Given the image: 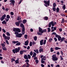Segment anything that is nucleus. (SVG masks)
Masks as SVG:
<instances>
[{
  "label": "nucleus",
  "mask_w": 67,
  "mask_h": 67,
  "mask_svg": "<svg viewBox=\"0 0 67 67\" xmlns=\"http://www.w3.org/2000/svg\"><path fill=\"white\" fill-rule=\"evenodd\" d=\"M15 62L16 64H18L19 63V60H16L15 61Z\"/></svg>",
  "instance_id": "f704fd0d"
},
{
  "label": "nucleus",
  "mask_w": 67,
  "mask_h": 67,
  "mask_svg": "<svg viewBox=\"0 0 67 67\" xmlns=\"http://www.w3.org/2000/svg\"><path fill=\"white\" fill-rule=\"evenodd\" d=\"M10 14L12 15H13L14 14V13H13V12H12L10 13Z\"/></svg>",
  "instance_id": "338daca9"
},
{
  "label": "nucleus",
  "mask_w": 67,
  "mask_h": 67,
  "mask_svg": "<svg viewBox=\"0 0 67 67\" xmlns=\"http://www.w3.org/2000/svg\"><path fill=\"white\" fill-rule=\"evenodd\" d=\"M60 57L61 58L60 60H63V57H62V56H60Z\"/></svg>",
  "instance_id": "bf43d9fd"
},
{
  "label": "nucleus",
  "mask_w": 67,
  "mask_h": 67,
  "mask_svg": "<svg viewBox=\"0 0 67 67\" xmlns=\"http://www.w3.org/2000/svg\"><path fill=\"white\" fill-rule=\"evenodd\" d=\"M52 9L53 11H56V8L55 7L53 8Z\"/></svg>",
  "instance_id": "49530a36"
},
{
  "label": "nucleus",
  "mask_w": 67,
  "mask_h": 67,
  "mask_svg": "<svg viewBox=\"0 0 67 67\" xmlns=\"http://www.w3.org/2000/svg\"><path fill=\"white\" fill-rule=\"evenodd\" d=\"M52 41H53V39H52V38H51L49 39V42H52Z\"/></svg>",
  "instance_id": "58836bf2"
},
{
  "label": "nucleus",
  "mask_w": 67,
  "mask_h": 67,
  "mask_svg": "<svg viewBox=\"0 0 67 67\" xmlns=\"http://www.w3.org/2000/svg\"><path fill=\"white\" fill-rule=\"evenodd\" d=\"M48 18L47 16H45L44 17V20L47 21V20H48Z\"/></svg>",
  "instance_id": "4468645a"
},
{
  "label": "nucleus",
  "mask_w": 67,
  "mask_h": 67,
  "mask_svg": "<svg viewBox=\"0 0 67 67\" xmlns=\"http://www.w3.org/2000/svg\"><path fill=\"white\" fill-rule=\"evenodd\" d=\"M55 36L56 37H57V38H58L59 36L58 35L56 34L55 35Z\"/></svg>",
  "instance_id": "5fc2aeb1"
},
{
  "label": "nucleus",
  "mask_w": 67,
  "mask_h": 67,
  "mask_svg": "<svg viewBox=\"0 0 67 67\" xmlns=\"http://www.w3.org/2000/svg\"><path fill=\"white\" fill-rule=\"evenodd\" d=\"M20 45H21V43L20 42H18L16 44V45H18V46Z\"/></svg>",
  "instance_id": "a19ab883"
},
{
  "label": "nucleus",
  "mask_w": 67,
  "mask_h": 67,
  "mask_svg": "<svg viewBox=\"0 0 67 67\" xmlns=\"http://www.w3.org/2000/svg\"><path fill=\"white\" fill-rule=\"evenodd\" d=\"M43 48H40L39 50V52L40 53H41L42 52H43Z\"/></svg>",
  "instance_id": "ddd939ff"
},
{
  "label": "nucleus",
  "mask_w": 67,
  "mask_h": 67,
  "mask_svg": "<svg viewBox=\"0 0 67 67\" xmlns=\"http://www.w3.org/2000/svg\"><path fill=\"white\" fill-rule=\"evenodd\" d=\"M50 23L52 26H54V22L52 21L51 22H50Z\"/></svg>",
  "instance_id": "2eb2a0df"
},
{
  "label": "nucleus",
  "mask_w": 67,
  "mask_h": 67,
  "mask_svg": "<svg viewBox=\"0 0 67 67\" xmlns=\"http://www.w3.org/2000/svg\"><path fill=\"white\" fill-rule=\"evenodd\" d=\"M43 60H41V63L42 64H43V63H44L45 65H46V63H45V61Z\"/></svg>",
  "instance_id": "c85d7f7f"
},
{
  "label": "nucleus",
  "mask_w": 67,
  "mask_h": 67,
  "mask_svg": "<svg viewBox=\"0 0 67 67\" xmlns=\"http://www.w3.org/2000/svg\"><path fill=\"white\" fill-rule=\"evenodd\" d=\"M51 23H50L49 25V27H51Z\"/></svg>",
  "instance_id": "052dcab7"
},
{
  "label": "nucleus",
  "mask_w": 67,
  "mask_h": 67,
  "mask_svg": "<svg viewBox=\"0 0 67 67\" xmlns=\"http://www.w3.org/2000/svg\"><path fill=\"white\" fill-rule=\"evenodd\" d=\"M2 30L3 32L4 33H5L6 31H5V30H4V29H2Z\"/></svg>",
  "instance_id": "13d9d810"
},
{
  "label": "nucleus",
  "mask_w": 67,
  "mask_h": 67,
  "mask_svg": "<svg viewBox=\"0 0 67 67\" xmlns=\"http://www.w3.org/2000/svg\"><path fill=\"white\" fill-rule=\"evenodd\" d=\"M29 44V41L27 40L25 42V43L24 44L25 45H26V46H27V45H28Z\"/></svg>",
  "instance_id": "6e6552de"
},
{
  "label": "nucleus",
  "mask_w": 67,
  "mask_h": 67,
  "mask_svg": "<svg viewBox=\"0 0 67 67\" xmlns=\"http://www.w3.org/2000/svg\"><path fill=\"white\" fill-rule=\"evenodd\" d=\"M13 31L14 32H15L16 31L17 32H21V30L19 28H15L13 29Z\"/></svg>",
  "instance_id": "20e7f679"
},
{
  "label": "nucleus",
  "mask_w": 67,
  "mask_h": 67,
  "mask_svg": "<svg viewBox=\"0 0 67 67\" xmlns=\"http://www.w3.org/2000/svg\"><path fill=\"white\" fill-rule=\"evenodd\" d=\"M34 60H35V59H37V58L36 57H34Z\"/></svg>",
  "instance_id": "774afa93"
},
{
  "label": "nucleus",
  "mask_w": 67,
  "mask_h": 67,
  "mask_svg": "<svg viewBox=\"0 0 67 67\" xmlns=\"http://www.w3.org/2000/svg\"><path fill=\"white\" fill-rule=\"evenodd\" d=\"M3 37H4V38H5V39H6V37L7 36H5V35L4 34H3Z\"/></svg>",
  "instance_id": "de8ad7c7"
},
{
  "label": "nucleus",
  "mask_w": 67,
  "mask_h": 67,
  "mask_svg": "<svg viewBox=\"0 0 67 67\" xmlns=\"http://www.w3.org/2000/svg\"><path fill=\"white\" fill-rule=\"evenodd\" d=\"M20 50V47H18V48H16L15 49H13L12 51L14 54H15L17 53L18 52H19V51Z\"/></svg>",
  "instance_id": "f03ea898"
},
{
  "label": "nucleus",
  "mask_w": 67,
  "mask_h": 67,
  "mask_svg": "<svg viewBox=\"0 0 67 67\" xmlns=\"http://www.w3.org/2000/svg\"><path fill=\"white\" fill-rule=\"evenodd\" d=\"M20 19H21V17L20 16L18 17L17 19V20L18 21H19V20H20Z\"/></svg>",
  "instance_id": "09e8293b"
},
{
  "label": "nucleus",
  "mask_w": 67,
  "mask_h": 67,
  "mask_svg": "<svg viewBox=\"0 0 67 67\" xmlns=\"http://www.w3.org/2000/svg\"><path fill=\"white\" fill-rule=\"evenodd\" d=\"M5 17H6V15H5V14H4L2 16V17H1L0 18L1 21H3V20L5 19Z\"/></svg>",
  "instance_id": "423d86ee"
},
{
  "label": "nucleus",
  "mask_w": 67,
  "mask_h": 67,
  "mask_svg": "<svg viewBox=\"0 0 67 67\" xmlns=\"http://www.w3.org/2000/svg\"><path fill=\"white\" fill-rule=\"evenodd\" d=\"M6 17L7 19H8L10 18V15H7Z\"/></svg>",
  "instance_id": "7c9ffc66"
},
{
  "label": "nucleus",
  "mask_w": 67,
  "mask_h": 67,
  "mask_svg": "<svg viewBox=\"0 0 67 67\" xmlns=\"http://www.w3.org/2000/svg\"><path fill=\"white\" fill-rule=\"evenodd\" d=\"M55 49L56 50H58V49H61V48L59 47H56L55 48Z\"/></svg>",
  "instance_id": "a211bd4d"
},
{
  "label": "nucleus",
  "mask_w": 67,
  "mask_h": 67,
  "mask_svg": "<svg viewBox=\"0 0 67 67\" xmlns=\"http://www.w3.org/2000/svg\"><path fill=\"white\" fill-rule=\"evenodd\" d=\"M27 21L25 19H24L23 20V23L24 24L25 23H26V22Z\"/></svg>",
  "instance_id": "bb28decb"
},
{
  "label": "nucleus",
  "mask_w": 67,
  "mask_h": 67,
  "mask_svg": "<svg viewBox=\"0 0 67 67\" xmlns=\"http://www.w3.org/2000/svg\"><path fill=\"white\" fill-rule=\"evenodd\" d=\"M65 20L64 18H63L62 19V21L61 22V23H64V21Z\"/></svg>",
  "instance_id": "c03bdc74"
},
{
  "label": "nucleus",
  "mask_w": 67,
  "mask_h": 67,
  "mask_svg": "<svg viewBox=\"0 0 67 67\" xmlns=\"http://www.w3.org/2000/svg\"><path fill=\"white\" fill-rule=\"evenodd\" d=\"M15 23L17 26H19L20 25V23L18 22H16Z\"/></svg>",
  "instance_id": "f3484780"
},
{
  "label": "nucleus",
  "mask_w": 67,
  "mask_h": 67,
  "mask_svg": "<svg viewBox=\"0 0 67 67\" xmlns=\"http://www.w3.org/2000/svg\"><path fill=\"white\" fill-rule=\"evenodd\" d=\"M23 34H19L16 35V37H18L19 38H21Z\"/></svg>",
  "instance_id": "39448f33"
},
{
  "label": "nucleus",
  "mask_w": 67,
  "mask_h": 67,
  "mask_svg": "<svg viewBox=\"0 0 67 67\" xmlns=\"http://www.w3.org/2000/svg\"><path fill=\"white\" fill-rule=\"evenodd\" d=\"M54 40L55 42H57V39L55 37L54 38Z\"/></svg>",
  "instance_id": "864d4df0"
},
{
  "label": "nucleus",
  "mask_w": 67,
  "mask_h": 67,
  "mask_svg": "<svg viewBox=\"0 0 67 67\" xmlns=\"http://www.w3.org/2000/svg\"><path fill=\"white\" fill-rule=\"evenodd\" d=\"M11 3L12 4V5H14V1L13 0L11 1Z\"/></svg>",
  "instance_id": "5701e85b"
},
{
  "label": "nucleus",
  "mask_w": 67,
  "mask_h": 67,
  "mask_svg": "<svg viewBox=\"0 0 67 67\" xmlns=\"http://www.w3.org/2000/svg\"><path fill=\"white\" fill-rule=\"evenodd\" d=\"M48 32H51V28L48 27Z\"/></svg>",
  "instance_id": "37998d69"
},
{
  "label": "nucleus",
  "mask_w": 67,
  "mask_h": 67,
  "mask_svg": "<svg viewBox=\"0 0 67 67\" xmlns=\"http://www.w3.org/2000/svg\"><path fill=\"white\" fill-rule=\"evenodd\" d=\"M1 45L3 47H5V44L3 43H2Z\"/></svg>",
  "instance_id": "e433bc0d"
},
{
  "label": "nucleus",
  "mask_w": 67,
  "mask_h": 67,
  "mask_svg": "<svg viewBox=\"0 0 67 67\" xmlns=\"http://www.w3.org/2000/svg\"><path fill=\"white\" fill-rule=\"evenodd\" d=\"M65 38L64 37H62L61 40V41L62 42H63V41H64L65 40Z\"/></svg>",
  "instance_id": "c756f323"
},
{
  "label": "nucleus",
  "mask_w": 67,
  "mask_h": 67,
  "mask_svg": "<svg viewBox=\"0 0 67 67\" xmlns=\"http://www.w3.org/2000/svg\"><path fill=\"white\" fill-rule=\"evenodd\" d=\"M46 40H44V42L43 43V44L45 45V44H46Z\"/></svg>",
  "instance_id": "79ce46f5"
},
{
  "label": "nucleus",
  "mask_w": 67,
  "mask_h": 67,
  "mask_svg": "<svg viewBox=\"0 0 67 67\" xmlns=\"http://www.w3.org/2000/svg\"><path fill=\"white\" fill-rule=\"evenodd\" d=\"M56 33L55 32H53L52 33V35H56Z\"/></svg>",
  "instance_id": "680f3d73"
},
{
  "label": "nucleus",
  "mask_w": 67,
  "mask_h": 67,
  "mask_svg": "<svg viewBox=\"0 0 67 67\" xmlns=\"http://www.w3.org/2000/svg\"><path fill=\"white\" fill-rule=\"evenodd\" d=\"M62 7L63 10H65V9H66V6H65V5H64Z\"/></svg>",
  "instance_id": "72a5a7b5"
},
{
  "label": "nucleus",
  "mask_w": 67,
  "mask_h": 67,
  "mask_svg": "<svg viewBox=\"0 0 67 67\" xmlns=\"http://www.w3.org/2000/svg\"><path fill=\"white\" fill-rule=\"evenodd\" d=\"M34 52L37 53V54H38L39 53V52L38 51V50L37 49L36 50H34Z\"/></svg>",
  "instance_id": "9b49d317"
},
{
  "label": "nucleus",
  "mask_w": 67,
  "mask_h": 67,
  "mask_svg": "<svg viewBox=\"0 0 67 67\" xmlns=\"http://www.w3.org/2000/svg\"><path fill=\"white\" fill-rule=\"evenodd\" d=\"M27 35H25V38H27Z\"/></svg>",
  "instance_id": "69168bd1"
},
{
  "label": "nucleus",
  "mask_w": 67,
  "mask_h": 67,
  "mask_svg": "<svg viewBox=\"0 0 67 67\" xmlns=\"http://www.w3.org/2000/svg\"><path fill=\"white\" fill-rule=\"evenodd\" d=\"M30 46H32V42H31L30 43Z\"/></svg>",
  "instance_id": "3c124183"
},
{
  "label": "nucleus",
  "mask_w": 67,
  "mask_h": 67,
  "mask_svg": "<svg viewBox=\"0 0 67 67\" xmlns=\"http://www.w3.org/2000/svg\"><path fill=\"white\" fill-rule=\"evenodd\" d=\"M24 52V50L20 51V54L21 55H22V54Z\"/></svg>",
  "instance_id": "a878e982"
},
{
  "label": "nucleus",
  "mask_w": 67,
  "mask_h": 67,
  "mask_svg": "<svg viewBox=\"0 0 67 67\" xmlns=\"http://www.w3.org/2000/svg\"><path fill=\"white\" fill-rule=\"evenodd\" d=\"M24 58H25V59H28V58L27 57V55H25L24 56Z\"/></svg>",
  "instance_id": "dca6fc26"
},
{
  "label": "nucleus",
  "mask_w": 67,
  "mask_h": 67,
  "mask_svg": "<svg viewBox=\"0 0 67 67\" xmlns=\"http://www.w3.org/2000/svg\"><path fill=\"white\" fill-rule=\"evenodd\" d=\"M41 60H46V57L44 56L41 59Z\"/></svg>",
  "instance_id": "aec40b11"
},
{
  "label": "nucleus",
  "mask_w": 67,
  "mask_h": 67,
  "mask_svg": "<svg viewBox=\"0 0 67 67\" xmlns=\"http://www.w3.org/2000/svg\"><path fill=\"white\" fill-rule=\"evenodd\" d=\"M51 29V32H54V31H56V27H54L53 26H52Z\"/></svg>",
  "instance_id": "0eeeda50"
},
{
  "label": "nucleus",
  "mask_w": 67,
  "mask_h": 67,
  "mask_svg": "<svg viewBox=\"0 0 67 67\" xmlns=\"http://www.w3.org/2000/svg\"><path fill=\"white\" fill-rule=\"evenodd\" d=\"M56 6V3H53V7H55Z\"/></svg>",
  "instance_id": "2f4dec72"
},
{
  "label": "nucleus",
  "mask_w": 67,
  "mask_h": 67,
  "mask_svg": "<svg viewBox=\"0 0 67 67\" xmlns=\"http://www.w3.org/2000/svg\"><path fill=\"white\" fill-rule=\"evenodd\" d=\"M2 23L3 24H7V23L6 22V21H5L4 20L2 22Z\"/></svg>",
  "instance_id": "b1692460"
},
{
  "label": "nucleus",
  "mask_w": 67,
  "mask_h": 67,
  "mask_svg": "<svg viewBox=\"0 0 67 67\" xmlns=\"http://www.w3.org/2000/svg\"><path fill=\"white\" fill-rule=\"evenodd\" d=\"M20 26L21 27H22V33L24 35L25 33V28H24V25L23 24L21 23L20 24Z\"/></svg>",
  "instance_id": "f257e3e1"
},
{
  "label": "nucleus",
  "mask_w": 67,
  "mask_h": 67,
  "mask_svg": "<svg viewBox=\"0 0 67 67\" xmlns=\"http://www.w3.org/2000/svg\"><path fill=\"white\" fill-rule=\"evenodd\" d=\"M5 39V40H7V39L8 40H9V39H10V37L6 36V39Z\"/></svg>",
  "instance_id": "cd10ccee"
},
{
  "label": "nucleus",
  "mask_w": 67,
  "mask_h": 67,
  "mask_svg": "<svg viewBox=\"0 0 67 67\" xmlns=\"http://www.w3.org/2000/svg\"><path fill=\"white\" fill-rule=\"evenodd\" d=\"M62 39V37L60 36H59V37H58V40L59 41H60Z\"/></svg>",
  "instance_id": "412c9836"
},
{
  "label": "nucleus",
  "mask_w": 67,
  "mask_h": 67,
  "mask_svg": "<svg viewBox=\"0 0 67 67\" xmlns=\"http://www.w3.org/2000/svg\"><path fill=\"white\" fill-rule=\"evenodd\" d=\"M2 48L4 51H7V48L5 47H2Z\"/></svg>",
  "instance_id": "393cba45"
},
{
  "label": "nucleus",
  "mask_w": 67,
  "mask_h": 67,
  "mask_svg": "<svg viewBox=\"0 0 67 67\" xmlns=\"http://www.w3.org/2000/svg\"><path fill=\"white\" fill-rule=\"evenodd\" d=\"M19 42V41H13L12 42V43H13L14 44H16V43H18Z\"/></svg>",
  "instance_id": "4be33fe9"
},
{
  "label": "nucleus",
  "mask_w": 67,
  "mask_h": 67,
  "mask_svg": "<svg viewBox=\"0 0 67 67\" xmlns=\"http://www.w3.org/2000/svg\"><path fill=\"white\" fill-rule=\"evenodd\" d=\"M59 30L60 32H62V28H59Z\"/></svg>",
  "instance_id": "e2e57ef3"
},
{
  "label": "nucleus",
  "mask_w": 67,
  "mask_h": 67,
  "mask_svg": "<svg viewBox=\"0 0 67 67\" xmlns=\"http://www.w3.org/2000/svg\"><path fill=\"white\" fill-rule=\"evenodd\" d=\"M46 32V29H44L42 31L41 33V34H42V33H44V32Z\"/></svg>",
  "instance_id": "6ab92c4d"
},
{
  "label": "nucleus",
  "mask_w": 67,
  "mask_h": 67,
  "mask_svg": "<svg viewBox=\"0 0 67 67\" xmlns=\"http://www.w3.org/2000/svg\"><path fill=\"white\" fill-rule=\"evenodd\" d=\"M28 57L29 59H31V56L29 54L28 55Z\"/></svg>",
  "instance_id": "4d7b16f0"
},
{
  "label": "nucleus",
  "mask_w": 67,
  "mask_h": 67,
  "mask_svg": "<svg viewBox=\"0 0 67 67\" xmlns=\"http://www.w3.org/2000/svg\"><path fill=\"white\" fill-rule=\"evenodd\" d=\"M35 62H36L37 64H38V62H39V61H38V60L37 59H36L35 60Z\"/></svg>",
  "instance_id": "4c0bfd02"
},
{
  "label": "nucleus",
  "mask_w": 67,
  "mask_h": 67,
  "mask_svg": "<svg viewBox=\"0 0 67 67\" xmlns=\"http://www.w3.org/2000/svg\"><path fill=\"white\" fill-rule=\"evenodd\" d=\"M33 52H32V51H31L30 53V55H31V56H32V55H33Z\"/></svg>",
  "instance_id": "a18cd8bd"
},
{
  "label": "nucleus",
  "mask_w": 67,
  "mask_h": 67,
  "mask_svg": "<svg viewBox=\"0 0 67 67\" xmlns=\"http://www.w3.org/2000/svg\"><path fill=\"white\" fill-rule=\"evenodd\" d=\"M42 29L40 27H39V32H40L41 33H42Z\"/></svg>",
  "instance_id": "1a4fd4ad"
},
{
  "label": "nucleus",
  "mask_w": 67,
  "mask_h": 67,
  "mask_svg": "<svg viewBox=\"0 0 67 67\" xmlns=\"http://www.w3.org/2000/svg\"><path fill=\"white\" fill-rule=\"evenodd\" d=\"M43 40H42L40 41V44L41 45H42L43 44Z\"/></svg>",
  "instance_id": "f8f14e48"
},
{
  "label": "nucleus",
  "mask_w": 67,
  "mask_h": 67,
  "mask_svg": "<svg viewBox=\"0 0 67 67\" xmlns=\"http://www.w3.org/2000/svg\"><path fill=\"white\" fill-rule=\"evenodd\" d=\"M50 51L51 52H54V50L53 49V48H51Z\"/></svg>",
  "instance_id": "473e14b6"
},
{
  "label": "nucleus",
  "mask_w": 67,
  "mask_h": 67,
  "mask_svg": "<svg viewBox=\"0 0 67 67\" xmlns=\"http://www.w3.org/2000/svg\"><path fill=\"white\" fill-rule=\"evenodd\" d=\"M33 53H34L33 54V55L32 56V57H35L36 56V53L34 52Z\"/></svg>",
  "instance_id": "9d476101"
},
{
  "label": "nucleus",
  "mask_w": 67,
  "mask_h": 67,
  "mask_svg": "<svg viewBox=\"0 0 67 67\" xmlns=\"http://www.w3.org/2000/svg\"><path fill=\"white\" fill-rule=\"evenodd\" d=\"M34 40L36 41L37 40V36H35L34 38Z\"/></svg>",
  "instance_id": "ea45409f"
},
{
  "label": "nucleus",
  "mask_w": 67,
  "mask_h": 67,
  "mask_svg": "<svg viewBox=\"0 0 67 67\" xmlns=\"http://www.w3.org/2000/svg\"><path fill=\"white\" fill-rule=\"evenodd\" d=\"M52 59L54 61H57L58 60V58L56 57V55L54 54L52 56Z\"/></svg>",
  "instance_id": "7ed1b4c3"
},
{
  "label": "nucleus",
  "mask_w": 67,
  "mask_h": 67,
  "mask_svg": "<svg viewBox=\"0 0 67 67\" xmlns=\"http://www.w3.org/2000/svg\"><path fill=\"white\" fill-rule=\"evenodd\" d=\"M6 42L7 45H9V42H8V40H6Z\"/></svg>",
  "instance_id": "603ef678"
},
{
  "label": "nucleus",
  "mask_w": 67,
  "mask_h": 67,
  "mask_svg": "<svg viewBox=\"0 0 67 67\" xmlns=\"http://www.w3.org/2000/svg\"><path fill=\"white\" fill-rule=\"evenodd\" d=\"M7 34L8 36H10V33L8 32H7Z\"/></svg>",
  "instance_id": "6e6d98bb"
},
{
  "label": "nucleus",
  "mask_w": 67,
  "mask_h": 67,
  "mask_svg": "<svg viewBox=\"0 0 67 67\" xmlns=\"http://www.w3.org/2000/svg\"><path fill=\"white\" fill-rule=\"evenodd\" d=\"M37 34L38 35H42L41 33L40 32H37Z\"/></svg>",
  "instance_id": "8fccbe9b"
},
{
  "label": "nucleus",
  "mask_w": 67,
  "mask_h": 67,
  "mask_svg": "<svg viewBox=\"0 0 67 67\" xmlns=\"http://www.w3.org/2000/svg\"><path fill=\"white\" fill-rule=\"evenodd\" d=\"M15 32V35L18 34V32L16 31Z\"/></svg>",
  "instance_id": "0e129e2a"
},
{
  "label": "nucleus",
  "mask_w": 67,
  "mask_h": 67,
  "mask_svg": "<svg viewBox=\"0 0 67 67\" xmlns=\"http://www.w3.org/2000/svg\"><path fill=\"white\" fill-rule=\"evenodd\" d=\"M59 9L58 7L57 8V12H59Z\"/></svg>",
  "instance_id": "c9c22d12"
}]
</instances>
